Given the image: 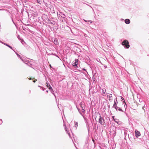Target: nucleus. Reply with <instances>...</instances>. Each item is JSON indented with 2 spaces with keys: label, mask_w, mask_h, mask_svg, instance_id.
<instances>
[{
  "label": "nucleus",
  "mask_w": 149,
  "mask_h": 149,
  "mask_svg": "<svg viewBox=\"0 0 149 149\" xmlns=\"http://www.w3.org/2000/svg\"><path fill=\"white\" fill-rule=\"evenodd\" d=\"M42 18L45 22L48 23L53 24V22H52V20H50L49 18V16L46 15L44 14L42 17Z\"/></svg>",
  "instance_id": "1"
},
{
  "label": "nucleus",
  "mask_w": 149,
  "mask_h": 149,
  "mask_svg": "<svg viewBox=\"0 0 149 149\" xmlns=\"http://www.w3.org/2000/svg\"><path fill=\"white\" fill-rule=\"evenodd\" d=\"M122 45L124 46L125 48L128 49L129 48V45L128 41L127 40H124L121 43Z\"/></svg>",
  "instance_id": "2"
},
{
  "label": "nucleus",
  "mask_w": 149,
  "mask_h": 149,
  "mask_svg": "<svg viewBox=\"0 0 149 149\" xmlns=\"http://www.w3.org/2000/svg\"><path fill=\"white\" fill-rule=\"evenodd\" d=\"M84 120L86 123V127L87 128L88 131V132H89V131H90V123H89V120L86 118H84Z\"/></svg>",
  "instance_id": "3"
},
{
  "label": "nucleus",
  "mask_w": 149,
  "mask_h": 149,
  "mask_svg": "<svg viewBox=\"0 0 149 149\" xmlns=\"http://www.w3.org/2000/svg\"><path fill=\"white\" fill-rule=\"evenodd\" d=\"M99 122L101 125H104L105 123L104 119H103V118L101 116H100V118L99 119Z\"/></svg>",
  "instance_id": "4"
},
{
  "label": "nucleus",
  "mask_w": 149,
  "mask_h": 149,
  "mask_svg": "<svg viewBox=\"0 0 149 149\" xmlns=\"http://www.w3.org/2000/svg\"><path fill=\"white\" fill-rule=\"evenodd\" d=\"M79 60L78 59H76L74 60V61H73L72 63V65L74 66V67H77V65L78 64V61Z\"/></svg>",
  "instance_id": "5"
},
{
  "label": "nucleus",
  "mask_w": 149,
  "mask_h": 149,
  "mask_svg": "<svg viewBox=\"0 0 149 149\" xmlns=\"http://www.w3.org/2000/svg\"><path fill=\"white\" fill-rule=\"evenodd\" d=\"M135 136L137 138L141 135L140 132L136 129L135 131Z\"/></svg>",
  "instance_id": "6"
},
{
  "label": "nucleus",
  "mask_w": 149,
  "mask_h": 149,
  "mask_svg": "<svg viewBox=\"0 0 149 149\" xmlns=\"http://www.w3.org/2000/svg\"><path fill=\"white\" fill-rule=\"evenodd\" d=\"M118 103L117 98H116L114 100V104L112 108H116V107H117V105L118 104Z\"/></svg>",
  "instance_id": "7"
},
{
  "label": "nucleus",
  "mask_w": 149,
  "mask_h": 149,
  "mask_svg": "<svg viewBox=\"0 0 149 149\" xmlns=\"http://www.w3.org/2000/svg\"><path fill=\"white\" fill-rule=\"evenodd\" d=\"M14 52L17 55V56L23 62H24V61L23 59L22 58V57H21V56L19 54H18V53L16 52L15 51H14Z\"/></svg>",
  "instance_id": "8"
},
{
  "label": "nucleus",
  "mask_w": 149,
  "mask_h": 149,
  "mask_svg": "<svg viewBox=\"0 0 149 149\" xmlns=\"http://www.w3.org/2000/svg\"><path fill=\"white\" fill-rule=\"evenodd\" d=\"M125 24H128L130 23V20L129 19H126L125 20Z\"/></svg>",
  "instance_id": "9"
},
{
  "label": "nucleus",
  "mask_w": 149,
  "mask_h": 149,
  "mask_svg": "<svg viewBox=\"0 0 149 149\" xmlns=\"http://www.w3.org/2000/svg\"><path fill=\"white\" fill-rule=\"evenodd\" d=\"M53 42L56 45H58V41L56 38H54V39Z\"/></svg>",
  "instance_id": "10"
},
{
  "label": "nucleus",
  "mask_w": 149,
  "mask_h": 149,
  "mask_svg": "<svg viewBox=\"0 0 149 149\" xmlns=\"http://www.w3.org/2000/svg\"><path fill=\"white\" fill-rule=\"evenodd\" d=\"M120 97H121V100L122 102H123V104H125L126 105V107H127V104L125 101V100L121 96Z\"/></svg>",
  "instance_id": "11"
},
{
  "label": "nucleus",
  "mask_w": 149,
  "mask_h": 149,
  "mask_svg": "<svg viewBox=\"0 0 149 149\" xmlns=\"http://www.w3.org/2000/svg\"><path fill=\"white\" fill-rule=\"evenodd\" d=\"M117 111H120L123 112V111L122 110V109L119 107H116V108H115Z\"/></svg>",
  "instance_id": "12"
},
{
  "label": "nucleus",
  "mask_w": 149,
  "mask_h": 149,
  "mask_svg": "<svg viewBox=\"0 0 149 149\" xmlns=\"http://www.w3.org/2000/svg\"><path fill=\"white\" fill-rule=\"evenodd\" d=\"M65 131H66V132H67V133L69 135V136L70 137V136H70V132H69V131H68L67 129V128L66 127V126H65Z\"/></svg>",
  "instance_id": "13"
},
{
  "label": "nucleus",
  "mask_w": 149,
  "mask_h": 149,
  "mask_svg": "<svg viewBox=\"0 0 149 149\" xmlns=\"http://www.w3.org/2000/svg\"><path fill=\"white\" fill-rule=\"evenodd\" d=\"M74 126L76 127V129H77L78 126V123L77 122L75 121H74Z\"/></svg>",
  "instance_id": "14"
},
{
  "label": "nucleus",
  "mask_w": 149,
  "mask_h": 149,
  "mask_svg": "<svg viewBox=\"0 0 149 149\" xmlns=\"http://www.w3.org/2000/svg\"><path fill=\"white\" fill-rule=\"evenodd\" d=\"M107 97L109 98V100L110 101L111 100V98L112 97V95L111 94H109V95H107Z\"/></svg>",
  "instance_id": "15"
},
{
  "label": "nucleus",
  "mask_w": 149,
  "mask_h": 149,
  "mask_svg": "<svg viewBox=\"0 0 149 149\" xmlns=\"http://www.w3.org/2000/svg\"><path fill=\"white\" fill-rule=\"evenodd\" d=\"M51 92L52 93V94L54 95V97L55 98L56 100V95H55L54 93V90H53V91H51Z\"/></svg>",
  "instance_id": "16"
},
{
  "label": "nucleus",
  "mask_w": 149,
  "mask_h": 149,
  "mask_svg": "<svg viewBox=\"0 0 149 149\" xmlns=\"http://www.w3.org/2000/svg\"><path fill=\"white\" fill-rule=\"evenodd\" d=\"M20 40L21 42L23 45H24L25 43V42L23 39L22 38Z\"/></svg>",
  "instance_id": "17"
},
{
  "label": "nucleus",
  "mask_w": 149,
  "mask_h": 149,
  "mask_svg": "<svg viewBox=\"0 0 149 149\" xmlns=\"http://www.w3.org/2000/svg\"><path fill=\"white\" fill-rule=\"evenodd\" d=\"M78 111L79 113L83 117V118H84H84H85L84 116L83 115L82 113L80 111V110H79V109H78Z\"/></svg>",
  "instance_id": "18"
},
{
  "label": "nucleus",
  "mask_w": 149,
  "mask_h": 149,
  "mask_svg": "<svg viewBox=\"0 0 149 149\" xmlns=\"http://www.w3.org/2000/svg\"><path fill=\"white\" fill-rule=\"evenodd\" d=\"M46 85L47 86L48 88L49 86H51L50 84L48 83V81H47L46 82Z\"/></svg>",
  "instance_id": "19"
},
{
  "label": "nucleus",
  "mask_w": 149,
  "mask_h": 149,
  "mask_svg": "<svg viewBox=\"0 0 149 149\" xmlns=\"http://www.w3.org/2000/svg\"><path fill=\"white\" fill-rule=\"evenodd\" d=\"M81 108H82V109H81L82 112L83 113H85V110L84 109L85 108L84 107H84H81Z\"/></svg>",
  "instance_id": "20"
},
{
  "label": "nucleus",
  "mask_w": 149,
  "mask_h": 149,
  "mask_svg": "<svg viewBox=\"0 0 149 149\" xmlns=\"http://www.w3.org/2000/svg\"><path fill=\"white\" fill-rule=\"evenodd\" d=\"M102 93L103 94H105V92H106V89H105V88H103L102 89Z\"/></svg>",
  "instance_id": "21"
},
{
  "label": "nucleus",
  "mask_w": 149,
  "mask_h": 149,
  "mask_svg": "<svg viewBox=\"0 0 149 149\" xmlns=\"http://www.w3.org/2000/svg\"><path fill=\"white\" fill-rule=\"evenodd\" d=\"M48 88L50 90V91L53 90V89H52V88L51 86H49Z\"/></svg>",
  "instance_id": "22"
},
{
  "label": "nucleus",
  "mask_w": 149,
  "mask_h": 149,
  "mask_svg": "<svg viewBox=\"0 0 149 149\" xmlns=\"http://www.w3.org/2000/svg\"><path fill=\"white\" fill-rule=\"evenodd\" d=\"M7 47H9V48H10L11 49L13 50L14 52V51H15V50H14L13 49V47L12 46H10L9 45H8V46Z\"/></svg>",
  "instance_id": "23"
},
{
  "label": "nucleus",
  "mask_w": 149,
  "mask_h": 149,
  "mask_svg": "<svg viewBox=\"0 0 149 149\" xmlns=\"http://www.w3.org/2000/svg\"><path fill=\"white\" fill-rule=\"evenodd\" d=\"M2 44H4V45L7 46H8V44H7V43H5V42H3V43H2Z\"/></svg>",
  "instance_id": "24"
},
{
  "label": "nucleus",
  "mask_w": 149,
  "mask_h": 149,
  "mask_svg": "<svg viewBox=\"0 0 149 149\" xmlns=\"http://www.w3.org/2000/svg\"><path fill=\"white\" fill-rule=\"evenodd\" d=\"M17 38L18 39L20 40L22 39L21 38H20V36L19 35H18Z\"/></svg>",
  "instance_id": "25"
},
{
  "label": "nucleus",
  "mask_w": 149,
  "mask_h": 149,
  "mask_svg": "<svg viewBox=\"0 0 149 149\" xmlns=\"http://www.w3.org/2000/svg\"><path fill=\"white\" fill-rule=\"evenodd\" d=\"M82 70L85 71L86 72V73H88V72H87L85 68H82Z\"/></svg>",
  "instance_id": "26"
},
{
  "label": "nucleus",
  "mask_w": 149,
  "mask_h": 149,
  "mask_svg": "<svg viewBox=\"0 0 149 149\" xmlns=\"http://www.w3.org/2000/svg\"><path fill=\"white\" fill-rule=\"evenodd\" d=\"M104 69H106V68H107V66L106 65H104Z\"/></svg>",
  "instance_id": "27"
},
{
  "label": "nucleus",
  "mask_w": 149,
  "mask_h": 149,
  "mask_svg": "<svg viewBox=\"0 0 149 149\" xmlns=\"http://www.w3.org/2000/svg\"><path fill=\"white\" fill-rule=\"evenodd\" d=\"M86 58L88 60H90V59L89 58V57L88 56H86Z\"/></svg>",
  "instance_id": "28"
},
{
  "label": "nucleus",
  "mask_w": 149,
  "mask_h": 149,
  "mask_svg": "<svg viewBox=\"0 0 149 149\" xmlns=\"http://www.w3.org/2000/svg\"><path fill=\"white\" fill-rule=\"evenodd\" d=\"M56 26H54V27H53V29H55L56 30L57 29V28H56Z\"/></svg>",
  "instance_id": "29"
},
{
  "label": "nucleus",
  "mask_w": 149,
  "mask_h": 149,
  "mask_svg": "<svg viewBox=\"0 0 149 149\" xmlns=\"http://www.w3.org/2000/svg\"><path fill=\"white\" fill-rule=\"evenodd\" d=\"M2 123V120L1 119H0V125Z\"/></svg>",
  "instance_id": "30"
},
{
  "label": "nucleus",
  "mask_w": 149,
  "mask_h": 149,
  "mask_svg": "<svg viewBox=\"0 0 149 149\" xmlns=\"http://www.w3.org/2000/svg\"><path fill=\"white\" fill-rule=\"evenodd\" d=\"M34 15H32L31 16V17L32 18H33L34 19Z\"/></svg>",
  "instance_id": "31"
},
{
  "label": "nucleus",
  "mask_w": 149,
  "mask_h": 149,
  "mask_svg": "<svg viewBox=\"0 0 149 149\" xmlns=\"http://www.w3.org/2000/svg\"><path fill=\"white\" fill-rule=\"evenodd\" d=\"M88 22H90V24L92 22V21L91 20H88Z\"/></svg>",
  "instance_id": "32"
},
{
  "label": "nucleus",
  "mask_w": 149,
  "mask_h": 149,
  "mask_svg": "<svg viewBox=\"0 0 149 149\" xmlns=\"http://www.w3.org/2000/svg\"><path fill=\"white\" fill-rule=\"evenodd\" d=\"M79 71L80 72H81V73H83L84 74H86V73H85L84 72H82V70H79Z\"/></svg>",
  "instance_id": "33"
},
{
  "label": "nucleus",
  "mask_w": 149,
  "mask_h": 149,
  "mask_svg": "<svg viewBox=\"0 0 149 149\" xmlns=\"http://www.w3.org/2000/svg\"><path fill=\"white\" fill-rule=\"evenodd\" d=\"M12 21L13 22V24L15 25H16V24H15V22H14V21H13V18H12Z\"/></svg>",
  "instance_id": "34"
},
{
  "label": "nucleus",
  "mask_w": 149,
  "mask_h": 149,
  "mask_svg": "<svg viewBox=\"0 0 149 149\" xmlns=\"http://www.w3.org/2000/svg\"><path fill=\"white\" fill-rule=\"evenodd\" d=\"M41 88L42 89V90L43 91H44L45 89V88L43 87L42 88Z\"/></svg>",
  "instance_id": "35"
},
{
  "label": "nucleus",
  "mask_w": 149,
  "mask_h": 149,
  "mask_svg": "<svg viewBox=\"0 0 149 149\" xmlns=\"http://www.w3.org/2000/svg\"><path fill=\"white\" fill-rule=\"evenodd\" d=\"M115 117V116H112V118H113V119L114 120H115V119H114Z\"/></svg>",
  "instance_id": "36"
},
{
  "label": "nucleus",
  "mask_w": 149,
  "mask_h": 149,
  "mask_svg": "<svg viewBox=\"0 0 149 149\" xmlns=\"http://www.w3.org/2000/svg\"><path fill=\"white\" fill-rule=\"evenodd\" d=\"M79 59H81V58H82V57L81 56H79Z\"/></svg>",
  "instance_id": "37"
},
{
  "label": "nucleus",
  "mask_w": 149,
  "mask_h": 149,
  "mask_svg": "<svg viewBox=\"0 0 149 149\" xmlns=\"http://www.w3.org/2000/svg\"><path fill=\"white\" fill-rule=\"evenodd\" d=\"M37 1L38 3H39V2H40V0H37Z\"/></svg>",
  "instance_id": "38"
},
{
  "label": "nucleus",
  "mask_w": 149,
  "mask_h": 149,
  "mask_svg": "<svg viewBox=\"0 0 149 149\" xmlns=\"http://www.w3.org/2000/svg\"><path fill=\"white\" fill-rule=\"evenodd\" d=\"M56 56V57H58L59 59H61L60 58L58 57V56L56 54V56Z\"/></svg>",
  "instance_id": "39"
},
{
  "label": "nucleus",
  "mask_w": 149,
  "mask_h": 149,
  "mask_svg": "<svg viewBox=\"0 0 149 149\" xmlns=\"http://www.w3.org/2000/svg\"><path fill=\"white\" fill-rule=\"evenodd\" d=\"M56 56V57H58L59 59H61L60 58L58 57V56L56 54V56Z\"/></svg>",
  "instance_id": "40"
},
{
  "label": "nucleus",
  "mask_w": 149,
  "mask_h": 149,
  "mask_svg": "<svg viewBox=\"0 0 149 149\" xmlns=\"http://www.w3.org/2000/svg\"><path fill=\"white\" fill-rule=\"evenodd\" d=\"M37 80V79L35 80H33V82H34V83H35L36 82V81Z\"/></svg>",
  "instance_id": "41"
},
{
  "label": "nucleus",
  "mask_w": 149,
  "mask_h": 149,
  "mask_svg": "<svg viewBox=\"0 0 149 149\" xmlns=\"http://www.w3.org/2000/svg\"><path fill=\"white\" fill-rule=\"evenodd\" d=\"M38 87H40L41 88H42V87L41 86H39V85H38Z\"/></svg>",
  "instance_id": "42"
},
{
  "label": "nucleus",
  "mask_w": 149,
  "mask_h": 149,
  "mask_svg": "<svg viewBox=\"0 0 149 149\" xmlns=\"http://www.w3.org/2000/svg\"><path fill=\"white\" fill-rule=\"evenodd\" d=\"M114 121L115 122H116V123H117V124H118V122L117 121H116L115 120H114Z\"/></svg>",
  "instance_id": "43"
},
{
  "label": "nucleus",
  "mask_w": 149,
  "mask_h": 149,
  "mask_svg": "<svg viewBox=\"0 0 149 149\" xmlns=\"http://www.w3.org/2000/svg\"><path fill=\"white\" fill-rule=\"evenodd\" d=\"M65 16V15H64V14H63V16H61V17H63L64 18Z\"/></svg>",
  "instance_id": "44"
},
{
  "label": "nucleus",
  "mask_w": 149,
  "mask_h": 149,
  "mask_svg": "<svg viewBox=\"0 0 149 149\" xmlns=\"http://www.w3.org/2000/svg\"><path fill=\"white\" fill-rule=\"evenodd\" d=\"M120 20L121 21H123L124 20V19L122 18Z\"/></svg>",
  "instance_id": "45"
},
{
  "label": "nucleus",
  "mask_w": 149,
  "mask_h": 149,
  "mask_svg": "<svg viewBox=\"0 0 149 149\" xmlns=\"http://www.w3.org/2000/svg\"><path fill=\"white\" fill-rule=\"evenodd\" d=\"M51 22H53V24H54V23L55 22L54 21H53L52 20V21Z\"/></svg>",
  "instance_id": "46"
},
{
  "label": "nucleus",
  "mask_w": 149,
  "mask_h": 149,
  "mask_svg": "<svg viewBox=\"0 0 149 149\" xmlns=\"http://www.w3.org/2000/svg\"><path fill=\"white\" fill-rule=\"evenodd\" d=\"M56 54H55V53H54V54H53V55H54V56H56Z\"/></svg>",
  "instance_id": "47"
},
{
  "label": "nucleus",
  "mask_w": 149,
  "mask_h": 149,
  "mask_svg": "<svg viewBox=\"0 0 149 149\" xmlns=\"http://www.w3.org/2000/svg\"><path fill=\"white\" fill-rule=\"evenodd\" d=\"M0 42L2 44V43H3V42L0 40Z\"/></svg>",
  "instance_id": "48"
},
{
  "label": "nucleus",
  "mask_w": 149,
  "mask_h": 149,
  "mask_svg": "<svg viewBox=\"0 0 149 149\" xmlns=\"http://www.w3.org/2000/svg\"><path fill=\"white\" fill-rule=\"evenodd\" d=\"M84 20L86 22H88V21H87L88 20H84Z\"/></svg>",
  "instance_id": "49"
},
{
  "label": "nucleus",
  "mask_w": 149,
  "mask_h": 149,
  "mask_svg": "<svg viewBox=\"0 0 149 149\" xmlns=\"http://www.w3.org/2000/svg\"><path fill=\"white\" fill-rule=\"evenodd\" d=\"M53 54H54L53 53H52L51 54H50V55H53Z\"/></svg>",
  "instance_id": "50"
},
{
  "label": "nucleus",
  "mask_w": 149,
  "mask_h": 149,
  "mask_svg": "<svg viewBox=\"0 0 149 149\" xmlns=\"http://www.w3.org/2000/svg\"><path fill=\"white\" fill-rule=\"evenodd\" d=\"M29 79V80H31L32 78H30Z\"/></svg>",
  "instance_id": "51"
},
{
  "label": "nucleus",
  "mask_w": 149,
  "mask_h": 149,
  "mask_svg": "<svg viewBox=\"0 0 149 149\" xmlns=\"http://www.w3.org/2000/svg\"><path fill=\"white\" fill-rule=\"evenodd\" d=\"M80 107H81H81H82V105H80Z\"/></svg>",
  "instance_id": "52"
},
{
  "label": "nucleus",
  "mask_w": 149,
  "mask_h": 149,
  "mask_svg": "<svg viewBox=\"0 0 149 149\" xmlns=\"http://www.w3.org/2000/svg\"><path fill=\"white\" fill-rule=\"evenodd\" d=\"M46 92H47V93H48V90H47V91H46Z\"/></svg>",
  "instance_id": "53"
},
{
  "label": "nucleus",
  "mask_w": 149,
  "mask_h": 149,
  "mask_svg": "<svg viewBox=\"0 0 149 149\" xmlns=\"http://www.w3.org/2000/svg\"><path fill=\"white\" fill-rule=\"evenodd\" d=\"M124 106H125V111H126V108H125V105H124Z\"/></svg>",
  "instance_id": "54"
},
{
  "label": "nucleus",
  "mask_w": 149,
  "mask_h": 149,
  "mask_svg": "<svg viewBox=\"0 0 149 149\" xmlns=\"http://www.w3.org/2000/svg\"><path fill=\"white\" fill-rule=\"evenodd\" d=\"M50 54H48V55H50Z\"/></svg>",
  "instance_id": "55"
},
{
  "label": "nucleus",
  "mask_w": 149,
  "mask_h": 149,
  "mask_svg": "<svg viewBox=\"0 0 149 149\" xmlns=\"http://www.w3.org/2000/svg\"><path fill=\"white\" fill-rule=\"evenodd\" d=\"M115 133H116V131H115Z\"/></svg>",
  "instance_id": "56"
},
{
  "label": "nucleus",
  "mask_w": 149,
  "mask_h": 149,
  "mask_svg": "<svg viewBox=\"0 0 149 149\" xmlns=\"http://www.w3.org/2000/svg\"><path fill=\"white\" fill-rule=\"evenodd\" d=\"M114 134H115V135H116V133H114Z\"/></svg>",
  "instance_id": "57"
}]
</instances>
